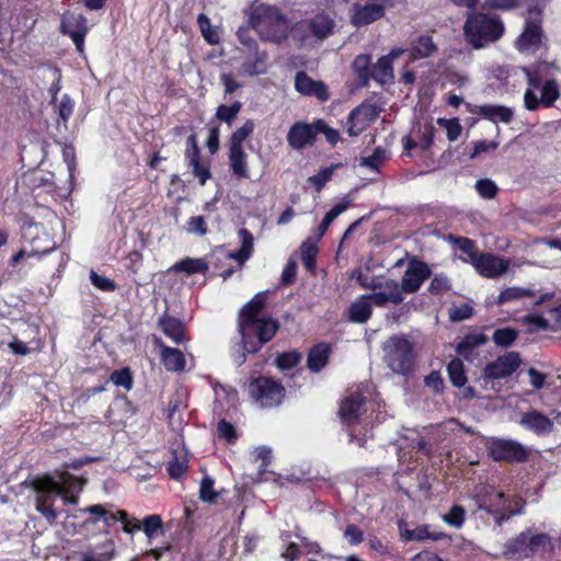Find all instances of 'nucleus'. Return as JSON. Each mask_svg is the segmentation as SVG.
Masks as SVG:
<instances>
[{
    "label": "nucleus",
    "instance_id": "nucleus-1",
    "mask_svg": "<svg viewBox=\"0 0 561 561\" xmlns=\"http://www.w3.org/2000/svg\"><path fill=\"white\" fill-rule=\"evenodd\" d=\"M504 32L503 21L484 12H470L463 25L465 37L476 49L497 42Z\"/></svg>",
    "mask_w": 561,
    "mask_h": 561
},
{
    "label": "nucleus",
    "instance_id": "nucleus-2",
    "mask_svg": "<svg viewBox=\"0 0 561 561\" xmlns=\"http://www.w3.org/2000/svg\"><path fill=\"white\" fill-rule=\"evenodd\" d=\"M243 348L250 354L259 353L278 332L280 324L271 316L250 320H237Z\"/></svg>",
    "mask_w": 561,
    "mask_h": 561
},
{
    "label": "nucleus",
    "instance_id": "nucleus-3",
    "mask_svg": "<svg viewBox=\"0 0 561 561\" xmlns=\"http://www.w3.org/2000/svg\"><path fill=\"white\" fill-rule=\"evenodd\" d=\"M245 388L249 397L262 408L278 407L286 396L282 382L266 376H251Z\"/></svg>",
    "mask_w": 561,
    "mask_h": 561
},
{
    "label": "nucleus",
    "instance_id": "nucleus-4",
    "mask_svg": "<svg viewBox=\"0 0 561 561\" xmlns=\"http://www.w3.org/2000/svg\"><path fill=\"white\" fill-rule=\"evenodd\" d=\"M35 492V508L41 513L49 525H54L58 518V513L54 508L56 497L60 493L59 482L49 474L35 477L30 482Z\"/></svg>",
    "mask_w": 561,
    "mask_h": 561
},
{
    "label": "nucleus",
    "instance_id": "nucleus-5",
    "mask_svg": "<svg viewBox=\"0 0 561 561\" xmlns=\"http://www.w3.org/2000/svg\"><path fill=\"white\" fill-rule=\"evenodd\" d=\"M390 288L386 287V289ZM403 299L404 297L398 294L397 289L387 290V295L386 293L362 295L348 307V320L353 323H366L371 318L373 305L382 308L388 304L399 305Z\"/></svg>",
    "mask_w": 561,
    "mask_h": 561
},
{
    "label": "nucleus",
    "instance_id": "nucleus-6",
    "mask_svg": "<svg viewBox=\"0 0 561 561\" xmlns=\"http://www.w3.org/2000/svg\"><path fill=\"white\" fill-rule=\"evenodd\" d=\"M549 542L550 537L548 534H533L531 529L528 528L505 542L503 556L515 560L528 559Z\"/></svg>",
    "mask_w": 561,
    "mask_h": 561
},
{
    "label": "nucleus",
    "instance_id": "nucleus-7",
    "mask_svg": "<svg viewBox=\"0 0 561 561\" xmlns=\"http://www.w3.org/2000/svg\"><path fill=\"white\" fill-rule=\"evenodd\" d=\"M415 359L414 346L405 336L394 335L390 339L387 360L393 373L408 376L414 370Z\"/></svg>",
    "mask_w": 561,
    "mask_h": 561
},
{
    "label": "nucleus",
    "instance_id": "nucleus-8",
    "mask_svg": "<svg viewBox=\"0 0 561 561\" xmlns=\"http://www.w3.org/2000/svg\"><path fill=\"white\" fill-rule=\"evenodd\" d=\"M251 24L266 41L280 44L287 38L285 22L273 8L257 9L251 16Z\"/></svg>",
    "mask_w": 561,
    "mask_h": 561
},
{
    "label": "nucleus",
    "instance_id": "nucleus-9",
    "mask_svg": "<svg viewBox=\"0 0 561 561\" xmlns=\"http://www.w3.org/2000/svg\"><path fill=\"white\" fill-rule=\"evenodd\" d=\"M490 458L496 462L522 463L528 460L530 453L523 444L514 439L493 437L486 445Z\"/></svg>",
    "mask_w": 561,
    "mask_h": 561
},
{
    "label": "nucleus",
    "instance_id": "nucleus-10",
    "mask_svg": "<svg viewBox=\"0 0 561 561\" xmlns=\"http://www.w3.org/2000/svg\"><path fill=\"white\" fill-rule=\"evenodd\" d=\"M241 247L238 251L226 252L222 248H217L208 254V267L213 265L216 270H220L224 262L234 260L240 265H243L253 253L254 238L251 231L247 228H241L238 232Z\"/></svg>",
    "mask_w": 561,
    "mask_h": 561
},
{
    "label": "nucleus",
    "instance_id": "nucleus-11",
    "mask_svg": "<svg viewBox=\"0 0 561 561\" xmlns=\"http://www.w3.org/2000/svg\"><path fill=\"white\" fill-rule=\"evenodd\" d=\"M334 27V21L324 13H317L309 21L299 23L294 28V38L298 36L300 46L306 44L309 35H312L317 39H324L332 34Z\"/></svg>",
    "mask_w": 561,
    "mask_h": 561
},
{
    "label": "nucleus",
    "instance_id": "nucleus-12",
    "mask_svg": "<svg viewBox=\"0 0 561 561\" xmlns=\"http://www.w3.org/2000/svg\"><path fill=\"white\" fill-rule=\"evenodd\" d=\"M536 12V18H529L525 22L523 33L517 37L515 46L519 51H537L542 43L543 30L540 19V10L529 9V13Z\"/></svg>",
    "mask_w": 561,
    "mask_h": 561
},
{
    "label": "nucleus",
    "instance_id": "nucleus-13",
    "mask_svg": "<svg viewBox=\"0 0 561 561\" xmlns=\"http://www.w3.org/2000/svg\"><path fill=\"white\" fill-rule=\"evenodd\" d=\"M522 358L518 352H507L495 360L488 363L482 376L486 380H499L512 376L520 366Z\"/></svg>",
    "mask_w": 561,
    "mask_h": 561
},
{
    "label": "nucleus",
    "instance_id": "nucleus-14",
    "mask_svg": "<svg viewBox=\"0 0 561 561\" xmlns=\"http://www.w3.org/2000/svg\"><path fill=\"white\" fill-rule=\"evenodd\" d=\"M540 91L541 94L538 98L535 91L526 89L524 93V106L526 110L536 112L540 106L546 108L552 107L560 98V89L556 79L545 81Z\"/></svg>",
    "mask_w": 561,
    "mask_h": 561
},
{
    "label": "nucleus",
    "instance_id": "nucleus-15",
    "mask_svg": "<svg viewBox=\"0 0 561 561\" xmlns=\"http://www.w3.org/2000/svg\"><path fill=\"white\" fill-rule=\"evenodd\" d=\"M83 514H90L91 516L85 518L83 525H95L98 522H102L104 527L108 529L116 522H121L123 527L128 526L129 513L125 510H117L112 512L102 504H93L80 510ZM107 533V530H105Z\"/></svg>",
    "mask_w": 561,
    "mask_h": 561
},
{
    "label": "nucleus",
    "instance_id": "nucleus-16",
    "mask_svg": "<svg viewBox=\"0 0 561 561\" xmlns=\"http://www.w3.org/2000/svg\"><path fill=\"white\" fill-rule=\"evenodd\" d=\"M431 275L432 270L424 261L412 259L401 279V296L416 293Z\"/></svg>",
    "mask_w": 561,
    "mask_h": 561
},
{
    "label": "nucleus",
    "instance_id": "nucleus-17",
    "mask_svg": "<svg viewBox=\"0 0 561 561\" xmlns=\"http://www.w3.org/2000/svg\"><path fill=\"white\" fill-rule=\"evenodd\" d=\"M318 136L317 121L313 123L295 122L286 136L288 146L293 150L300 151L308 146H313Z\"/></svg>",
    "mask_w": 561,
    "mask_h": 561
},
{
    "label": "nucleus",
    "instance_id": "nucleus-18",
    "mask_svg": "<svg viewBox=\"0 0 561 561\" xmlns=\"http://www.w3.org/2000/svg\"><path fill=\"white\" fill-rule=\"evenodd\" d=\"M388 0H375L365 4L355 3L351 22L356 27L369 25L385 15Z\"/></svg>",
    "mask_w": 561,
    "mask_h": 561
},
{
    "label": "nucleus",
    "instance_id": "nucleus-19",
    "mask_svg": "<svg viewBox=\"0 0 561 561\" xmlns=\"http://www.w3.org/2000/svg\"><path fill=\"white\" fill-rule=\"evenodd\" d=\"M122 529L128 535H134L142 530L148 540H152L164 533L163 520L158 514L147 515L142 519L129 515L128 526Z\"/></svg>",
    "mask_w": 561,
    "mask_h": 561
},
{
    "label": "nucleus",
    "instance_id": "nucleus-20",
    "mask_svg": "<svg viewBox=\"0 0 561 561\" xmlns=\"http://www.w3.org/2000/svg\"><path fill=\"white\" fill-rule=\"evenodd\" d=\"M152 342L154 347L160 351V363L167 371L182 373L186 369V357L180 348L167 345L161 337L156 335Z\"/></svg>",
    "mask_w": 561,
    "mask_h": 561
},
{
    "label": "nucleus",
    "instance_id": "nucleus-21",
    "mask_svg": "<svg viewBox=\"0 0 561 561\" xmlns=\"http://www.w3.org/2000/svg\"><path fill=\"white\" fill-rule=\"evenodd\" d=\"M365 396L359 391L351 392L341 400L339 408V416L343 424L354 425L358 423L360 415L365 411Z\"/></svg>",
    "mask_w": 561,
    "mask_h": 561
},
{
    "label": "nucleus",
    "instance_id": "nucleus-22",
    "mask_svg": "<svg viewBox=\"0 0 561 561\" xmlns=\"http://www.w3.org/2000/svg\"><path fill=\"white\" fill-rule=\"evenodd\" d=\"M472 265L481 276L495 278L508 270L510 261L492 253H480Z\"/></svg>",
    "mask_w": 561,
    "mask_h": 561
},
{
    "label": "nucleus",
    "instance_id": "nucleus-23",
    "mask_svg": "<svg viewBox=\"0 0 561 561\" xmlns=\"http://www.w3.org/2000/svg\"><path fill=\"white\" fill-rule=\"evenodd\" d=\"M467 112L481 116L482 118L490 121L494 124L504 123L508 124L514 117L513 108L497 104H484L474 105L471 103H465Z\"/></svg>",
    "mask_w": 561,
    "mask_h": 561
},
{
    "label": "nucleus",
    "instance_id": "nucleus-24",
    "mask_svg": "<svg viewBox=\"0 0 561 561\" xmlns=\"http://www.w3.org/2000/svg\"><path fill=\"white\" fill-rule=\"evenodd\" d=\"M295 89L300 94L316 96L321 102H325L330 98L328 87L324 82L313 80L302 70L298 71L295 76Z\"/></svg>",
    "mask_w": 561,
    "mask_h": 561
},
{
    "label": "nucleus",
    "instance_id": "nucleus-25",
    "mask_svg": "<svg viewBox=\"0 0 561 561\" xmlns=\"http://www.w3.org/2000/svg\"><path fill=\"white\" fill-rule=\"evenodd\" d=\"M158 328L175 344H183L190 339L186 335L185 324L179 318L169 314L165 310L158 319Z\"/></svg>",
    "mask_w": 561,
    "mask_h": 561
},
{
    "label": "nucleus",
    "instance_id": "nucleus-26",
    "mask_svg": "<svg viewBox=\"0 0 561 561\" xmlns=\"http://www.w3.org/2000/svg\"><path fill=\"white\" fill-rule=\"evenodd\" d=\"M520 425L541 436L549 434L553 430V422L543 413L537 410H530L523 413Z\"/></svg>",
    "mask_w": 561,
    "mask_h": 561
},
{
    "label": "nucleus",
    "instance_id": "nucleus-27",
    "mask_svg": "<svg viewBox=\"0 0 561 561\" xmlns=\"http://www.w3.org/2000/svg\"><path fill=\"white\" fill-rule=\"evenodd\" d=\"M61 32L72 39L78 51H83L88 26L87 19L82 14H79L73 21H62Z\"/></svg>",
    "mask_w": 561,
    "mask_h": 561
},
{
    "label": "nucleus",
    "instance_id": "nucleus-28",
    "mask_svg": "<svg viewBox=\"0 0 561 561\" xmlns=\"http://www.w3.org/2000/svg\"><path fill=\"white\" fill-rule=\"evenodd\" d=\"M228 164L231 174L238 180L250 179L248 154L243 147H228Z\"/></svg>",
    "mask_w": 561,
    "mask_h": 561
},
{
    "label": "nucleus",
    "instance_id": "nucleus-29",
    "mask_svg": "<svg viewBox=\"0 0 561 561\" xmlns=\"http://www.w3.org/2000/svg\"><path fill=\"white\" fill-rule=\"evenodd\" d=\"M351 69L359 88L369 87L373 72V57L369 54L357 55L352 61Z\"/></svg>",
    "mask_w": 561,
    "mask_h": 561
},
{
    "label": "nucleus",
    "instance_id": "nucleus-30",
    "mask_svg": "<svg viewBox=\"0 0 561 561\" xmlns=\"http://www.w3.org/2000/svg\"><path fill=\"white\" fill-rule=\"evenodd\" d=\"M331 346L329 343L319 342L314 344L308 353L307 367L312 373L321 371L329 363L331 355Z\"/></svg>",
    "mask_w": 561,
    "mask_h": 561
},
{
    "label": "nucleus",
    "instance_id": "nucleus-31",
    "mask_svg": "<svg viewBox=\"0 0 561 561\" xmlns=\"http://www.w3.org/2000/svg\"><path fill=\"white\" fill-rule=\"evenodd\" d=\"M506 502L507 499L503 492H495L493 495H490L488 502H485V511L494 517L497 524L507 520L515 514L514 511L504 506Z\"/></svg>",
    "mask_w": 561,
    "mask_h": 561
},
{
    "label": "nucleus",
    "instance_id": "nucleus-32",
    "mask_svg": "<svg viewBox=\"0 0 561 561\" xmlns=\"http://www.w3.org/2000/svg\"><path fill=\"white\" fill-rule=\"evenodd\" d=\"M357 283L362 288L371 290L370 294H376V293H386L387 294L388 289H386V287H391L389 290L397 289V293L401 295L400 284L396 279H391V278L382 279V277H376V276L369 278L363 274H359L357 277Z\"/></svg>",
    "mask_w": 561,
    "mask_h": 561
},
{
    "label": "nucleus",
    "instance_id": "nucleus-33",
    "mask_svg": "<svg viewBox=\"0 0 561 561\" xmlns=\"http://www.w3.org/2000/svg\"><path fill=\"white\" fill-rule=\"evenodd\" d=\"M393 79L392 57L390 55L379 57L377 62L373 64L371 80L383 85L392 82Z\"/></svg>",
    "mask_w": 561,
    "mask_h": 561
},
{
    "label": "nucleus",
    "instance_id": "nucleus-34",
    "mask_svg": "<svg viewBox=\"0 0 561 561\" xmlns=\"http://www.w3.org/2000/svg\"><path fill=\"white\" fill-rule=\"evenodd\" d=\"M437 46L431 35H421L416 37L409 49L410 58L413 60L431 57L436 53Z\"/></svg>",
    "mask_w": 561,
    "mask_h": 561
},
{
    "label": "nucleus",
    "instance_id": "nucleus-35",
    "mask_svg": "<svg viewBox=\"0 0 561 561\" xmlns=\"http://www.w3.org/2000/svg\"><path fill=\"white\" fill-rule=\"evenodd\" d=\"M266 306V294L261 291L254 295L238 313V320H252L256 318H263L262 311Z\"/></svg>",
    "mask_w": 561,
    "mask_h": 561
},
{
    "label": "nucleus",
    "instance_id": "nucleus-36",
    "mask_svg": "<svg viewBox=\"0 0 561 561\" xmlns=\"http://www.w3.org/2000/svg\"><path fill=\"white\" fill-rule=\"evenodd\" d=\"M171 271L175 273L183 272L186 275L194 274H206L208 271L207 261L203 257H185L178 261L172 267Z\"/></svg>",
    "mask_w": 561,
    "mask_h": 561
},
{
    "label": "nucleus",
    "instance_id": "nucleus-37",
    "mask_svg": "<svg viewBox=\"0 0 561 561\" xmlns=\"http://www.w3.org/2000/svg\"><path fill=\"white\" fill-rule=\"evenodd\" d=\"M486 341L488 336L482 332L468 333L457 344L456 352L465 358H468L474 348L485 344Z\"/></svg>",
    "mask_w": 561,
    "mask_h": 561
},
{
    "label": "nucleus",
    "instance_id": "nucleus-38",
    "mask_svg": "<svg viewBox=\"0 0 561 561\" xmlns=\"http://www.w3.org/2000/svg\"><path fill=\"white\" fill-rule=\"evenodd\" d=\"M447 373L450 382L456 388H462L468 381L465 365L462 360L458 357L453 358L447 364Z\"/></svg>",
    "mask_w": 561,
    "mask_h": 561
},
{
    "label": "nucleus",
    "instance_id": "nucleus-39",
    "mask_svg": "<svg viewBox=\"0 0 561 561\" xmlns=\"http://www.w3.org/2000/svg\"><path fill=\"white\" fill-rule=\"evenodd\" d=\"M351 206V201H342L335 204L323 217L322 221L318 227V239H321L331 224L348 207Z\"/></svg>",
    "mask_w": 561,
    "mask_h": 561
},
{
    "label": "nucleus",
    "instance_id": "nucleus-40",
    "mask_svg": "<svg viewBox=\"0 0 561 561\" xmlns=\"http://www.w3.org/2000/svg\"><path fill=\"white\" fill-rule=\"evenodd\" d=\"M301 251V262L307 271L313 272L317 264L318 256V245L316 241H312L310 238L305 240L300 247Z\"/></svg>",
    "mask_w": 561,
    "mask_h": 561
},
{
    "label": "nucleus",
    "instance_id": "nucleus-41",
    "mask_svg": "<svg viewBox=\"0 0 561 561\" xmlns=\"http://www.w3.org/2000/svg\"><path fill=\"white\" fill-rule=\"evenodd\" d=\"M255 123L253 119H247L242 126L237 128L228 139V147H243V142L253 134Z\"/></svg>",
    "mask_w": 561,
    "mask_h": 561
},
{
    "label": "nucleus",
    "instance_id": "nucleus-42",
    "mask_svg": "<svg viewBox=\"0 0 561 561\" xmlns=\"http://www.w3.org/2000/svg\"><path fill=\"white\" fill-rule=\"evenodd\" d=\"M524 297H535V291L522 287H507L500 293L496 299L497 305H503L508 301L518 300Z\"/></svg>",
    "mask_w": 561,
    "mask_h": 561
},
{
    "label": "nucleus",
    "instance_id": "nucleus-43",
    "mask_svg": "<svg viewBox=\"0 0 561 561\" xmlns=\"http://www.w3.org/2000/svg\"><path fill=\"white\" fill-rule=\"evenodd\" d=\"M87 480L81 477L73 476L67 471L60 474V491H69L70 493H79L83 490Z\"/></svg>",
    "mask_w": 561,
    "mask_h": 561
},
{
    "label": "nucleus",
    "instance_id": "nucleus-44",
    "mask_svg": "<svg viewBox=\"0 0 561 561\" xmlns=\"http://www.w3.org/2000/svg\"><path fill=\"white\" fill-rule=\"evenodd\" d=\"M186 164L191 169L193 175L198 180L199 185H205L211 178L209 163H203L201 158H193L190 161H186Z\"/></svg>",
    "mask_w": 561,
    "mask_h": 561
},
{
    "label": "nucleus",
    "instance_id": "nucleus-45",
    "mask_svg": "<svg viewBox=\"0 0 561 561\" xmlns=\"http://www.w3.org/2000/svg\"><path fill=\"white\" fill-rule=\"evenodd\" d=\"M518 337V331L514 328L506 327L496 329L493 333L492 340L495 345L501 347L511 346Z\"/></svg>",
    "mask_w": 561,
    "mask_h": 561
},
{
    "label": "nucleus",
    "instance_id": "nucleus-46",
    "mask_svg": "<svg viewBox=\"0 0 561 561\" xmlns=\"http://www.w3.org/2000/svg\"><path fill=\"white\" fill-rule=\"evenodd\" d=\"M197 24L199 26V30H201V33H202L204 39L208 44L216 45L219 43V41H220L219 34L217 31H215L211 27L210 19L206 14H204V13L198 14Z\"/></svg>",
    "mask_w": 561,
    "mask_h": 561
},
{
    "label": "nucleus",
    "instance_id": "nucleus-47",
    "mask_svg": "<svg viewBox=\"0 0 561 561\" xmlns=\"http://www.w3.org/2000/svg\"><path fill=\"white\" fill-rule=\"evenodd\" d=\"M110 381H112L115 386L123 387L125 390L129 391L134 386L133 373L129 367L115 369L110 375Z\"/></svg>",
    "mask_w": 561,
    "mask_h": 561
},
{
    "label": "nucleus",
    "instance_id": "nucleus-48",
    "mask_svg": "<svg viewBox=\"0 0 561 561\" xmlns=\"http://www.w3.org/2000/svg\"><path fill=\"white\" fill-rule=\"evenodd\" d=\"M242 104L239 101L233 102L230 105L221 104L216 110V117L231 125L233 121L237 118L239 112L241 111Z\"/></svg>",
    "mask_w": 561,
    "mask_h": 561
},
{
    "label": "nucleus",
    "instance_id": "nucleus-49",
    "mask_svg": "<svg viewBox=\"0 0 561 561\" xmlns=\"http://www.w3.org/2000/svg\"><path fill=\"white\" fill-rule=\"evenodd\" d=\"M443 520L456 528H460L466 520V510L463 506L454 504L448 513L443 516Z\"/></svg>",
    "mask_w": 561,
    "mask_h": 561
},
{
    "label": "nucleus",
    "instance_id": "nucleus-50",
    "mask_svg": "<svg viewBox=\"0 0 561 561\" xmlns=\"http://www.w3.org/2000/svg\"><path fill=\"white\" fill-rule=\"evenodd\" d=\"M362 114L360 107H356L351 111L347 117V134L351 137L358 136L365 128L366 123L360 121L359 116Z\"/></svg>",
    "mask_w": 561,
    "mask_h": 561
},
{
    "label": "nucleus",
    "instance_id": "nucleus-51",
    "mask_svg": "<svg viewBox=\"0 0 561 561\" xmlns=\"http://www.w3.org/2000/svg\"><path fill=\"white\" fill-rule=\"evenodd\" d=\"M301 360V354L297 351H289L279 354L276 359V366L280 370L291 369L296 367Z\"/></svg>",
    "mask_w": 561,
    "mask_h": 561
},
{
    "label": "nucleus",
    "instance_id": "nucleus-52",
    "mask_svg": "<svg viewBox=\"0 0 561 561\" xmlns=\"http://www.w3.org/2000/svg\"><path fill=\"white\" fill-rule=\"evenodd\" d=\"M401 535L408 541H412V540L423 541L425 539H433V540H437L438 539L437 536H433L430 533V529H428L427 525L417 526V527H415L414 529H411V530L405 529L404 531L401 533Z\"/></svg>",
    "mask_w": 561,
    "mask_h": 561
},
{
    "label": "nucleus",
    "instance_id": "nucleus-53",
    "mask_svg": "<svg viewBox=\"0 0 561 561\" xmlns=\"http://www.w3.org/2000/svg\"><path fill=\"white\" fill-rule=\"evenodd\" d=\"M437 123L439 126L446 129L447 139L449 141H455L461 135L462 127L459 123L458 118H438Z\"/></svg>",
    "mask_w": 561,
    "mask_h": 561
},
{
    "label": "nucleus",
    "instance_id": "nucleus-54",
    "mask_svg": "<svg viewBox=\"0 0 561 561\" xmlns=\"http://www.w3.org/2000/svg\"><path fill=\"white\" fill-rule=\"evenodd\" d=\"M476 190L478 194L486 199H492L497 194V186L490 179H481L476 182Z\"/></svg>",
    "mask_w": 561,
    "mask_h": 561
},
{
    "label": "nucleus",
    "instance_id": "nucleus-55",
    "mask_svg": "<svg viewBox=\"0 0 561 561\" xmlns=\"http://www.w3.org/2000/svg\"><path fill=\"white\" fill-rule=\"evenodd\" d=\"M217 432L218 436L220 438H225L228 444H234L238 439V434L234 425L226 421L225 419L218 422Z\"/></svg>",
    "mask_w": 561,
    "mask_h": 561
},
{
    "label": "nucleus",
    "instance_id": "nucleus-56",
    "mask_svg": "<svg viewBox=\"0 0 561 561\" xmlns=\"http://www.w3.org/2000/svg\"><path fill=\"white\" fill-rule=\"evenodd\" d=\"M455 243L461 252L469 256L471 264L474 262L476 256L480 254V252L477 250L476 242L469 238L456 237Z\"/></svg>",
    "mask_w": 561,
    "mask_h": 561
},
{
    "label": "nucleus",
    "instance_id": "nucleus-57",
    "mask_svg": "<svg viewBox=\"0 0 561 561\" xmlns=\"http://www.w3.org/2000/svg\"><path fill=\"white\" fill-rule=\"evenodd\" d=\"M218 494L214 490V480L210 477H204L201 482L199 497L203 502L211 503Z\"/></svg>",
    "mask_w": 561,
    "mask_h": 561
},
{
    "label": "nucleus",
    "instance_id": "nucleus-58",
    "mask_svg": "<svg viewBox=\"0 0 561 561\" xmlns=\"http://www.w3.org/2000/svg\"><path fill=\"white\" fill-rule=\"evenodd\" d=\"M450 287L449 279L443 274H437L432 278L428 291L432 295H443L447 293Z\"/></svg>",
    "mask_w": 561,
    "mask_h": 561
},
{
    "label": "nucleus",
    "instance_id": "nucleus-59",
    "mask_svg": "<svg viewBox=\"0 0 561 561\" xmlns=\"http://www.w3.org/2000/svg\"><path fill=\"white\" fill-rule=\"evenodd\" d=\"M522 0H484L483 8L489 10H512L518 8Z\"/></svg>",
    "mask_w": 561,
    "mask_h": 561
},
{
    "label": "nucleus",
    "instance_id": "nucleus-60",
    "mask_svg": "<svg viewBox=\"0 0 561 561\" xmlns=\"http://www.w3.org/2000/svg\"><path fill=\"white\" fill-rule=\"evenodd\" d=\"M187 231L198 236H205L208 232L206 220L203 216H193L187 220Z\"/></svg>",
    "mask_w": 561,
    "mask_h": 561
},
{
    "label": "nucleus",
    "instance_id": "nucleus-61",
    "mask_svg": "<svg viewBox=\"0 0 561 561\" xmlns=\"http://www.w3.org/2000/svg\"><path fill=\"white\" fill-rule=\"evenodd\" d=\"M318 135L323 134L327 141L335 146L340 140V133L336 129L331 128L323 119H317Z\"/></svg>",
    "mask_w": 561,
    "mask_h": 561
},
{
    "label": "nucleus",
    "instance_id": "nucleus-62",
    "mask_svg": "<svg viewBox=\"0 0 561 561\" xmlns=\"http://www.w3.org/2000/svg\"><path fill=\"white\" fill-rule=\"evenodd\" d=\"M385 160V150L381 147L375 148L373 154L362 158V165L371 170H378L379 165Z\"/></svg>",
    "mask_w": 561,
    "mask_h": 561
},
{
    "label": "nucleus",
    "instance_id": "nucleus-63",
    "mask_svg": "<svg viewBox=\"0 0 561 561\" xmlns=\"http://www.w3.org/2000/svg\"><path fill=\"white\" fill-rule=\"evenodd\" d=\"M90 279L94 287L103 291H114L116 289V284L114 280L105 276L99 275L93 271L90 274Z\"/></svg>",
    "mask_w": 561,
    "mask_h": 561
},
{
    "label": "nucleus",
    "instance_id": "nucleus-64",
    "mask_svg": "<svg viewBox=\"0 0 561 561\" xmlns=\"http://www.w3.org/2000/svg\"><path fill=\"white\" fill-rule=\"evenodd\" d=\"M167 471L171 479L180 480L185 476L187 465L185 461H180L178 458H174L168 463Z\"/></svg>",
    "mask_w": 561,
    "mask_h": 561
}]
</instances>
